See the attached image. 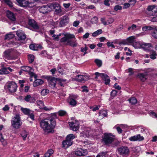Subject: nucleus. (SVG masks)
I'll return each mask as SVG.
<instances>
[{
  "instance_id": "nucleus-1",
  "label": "nucleus",
  "mask_w": 157,
  "mask_h": 157,
  "mask_svg": "<svg viewBox=\"0 0 157 157\" xmlns=\"http://www.w3.org/2000/svg\"><path fill=\"white\" fill-rule=\"evenodd\" d=\"M56 124L55 121L52 118H46L42 120L40 122L41 128L43 130L48 132H50Z\"/></svg>"
},
{
  "instance_id": "nucleus-2",
  "label": "nucleus",
  "mask_w": 157,
  "mask_h": 157,
  "mask_svg": "<svg viewBox=\"0 0 157 157\" xmlns=\"http://www.w3.org/2000/svg\"><path fill=\"white\" fill-rule=\"evenodd\" d=\"M75 36L73 34H68L65 35L61 39L60 41L61 42H67L66 44L69 45L73 47H75L77 45L75 41H73L71 39L75 38Z\"/></svg>"
},
{
  "instance_id": "nucleus-3",
  "label": "nucleus",
  "mask_w": 157,
  "mask_h": 157,
  "mask_svg": "<svg viewBox=\"0 0 157 157\" xmlns=\"http://www.w3.org/2000/svg\"><path fill=\"white\" fill-rule=\"evenodd\" d=\"M75 137L73 134H70L67 136L66 140L62 142L63 147L67 148L71 146L73 144V140Z\"/></svg>"
},
{
  "instance_id": "nucleus-4",
  "label": "nucleus",
  "mask_w": 157,
  "mask_h": 157,
  "mask_svg": "<svg viewBox=\"0 0 157 157\" xmlns=\"http://www.w3.org/2000/svg\"><path fill=\"white\" fill-rule=\"evenodd\" d=\"M114 139V136L111 133H105L102 136V141L106 145L111 144Z\"/></svg>"
},
{
  "instance_id": "nucleus-5",
  "label": "nucleus",
  "mask_w": 157,
  "mask_h": 157,
  "mask_svg": "<svg viewBox=\"0 0 157 157\" xmlns=\"http://www.w3.org/2000/svg\"><path fill=\"white\" fill-rule=\"evenodd\" d=\"M22 124L19 115H16L11 120L12 126L14 128H19Z\"/></svg>"
},
{
  "instance_id": "nucleus-6",
  "label": "nucleus",
  "mask_w": 157,
  "mask_h": 157,
  "mask_svg": "<svg viewBox=\"0 0 157 157\" xmlns=\"http://www.w3.org/2000/svg\"><path fill=\"white\" fill-rule=\"evenodd\" d=\"M95 75H96L95 78H97L98 77L100 76L105 81V83L107 85L109 84L110 80L109 77L105 74L100 73L98 72H95Z\"/></svg>"
},
{
  "instance_id": "nucleus-7",
  "label": "nucleus",
  "mask_w": 157,
  "mask_h": 157,
  "mask_svg": "<svg viewBox=\"0 0 157 157\" xmlns=\"http://www.w3.org/2000/svg\"><path fill=\"white\" fill-rule=\"evenodd\" d=\"M58 79L52 76L48 77L47 80L49 86L52 88H54L56 87V84Z\"/></svg>"
},
{
  "instance_id": "nucleus-8",
  "label": "nucleus",
  "mask_w": 157,
  "mask_h": 157,
  "mask_svg": "<svg viewBox=\"0 0 157 157\" xmlns=\"http://www.w3.org/2000/svg\"><path fill=\"white\" fill-rule=\"evenodd\" d=\"M16 1L20 6L23 7L28 6L31 7L34 6L32 5L33 3L29 2L28 1L26 0H16Z\"/></svg>"
},
{
  "instance_id": "nucleus-9",
  "label": "nucleus",
  "mask_w": 157,
  "mask_h": 157,
  "mask_svg": "<svg viewBox=\"0 0 157 157\" xmlns=\"http://www.w3.org/2000/svg\"><path fill=\"white\" fill-rule=\"evenodd\" d=\"M6 86L8 90L11 93L15 92L17 87V84L13 82L8 83Z\"/></svg>"
},
{
  "instance_id": "nucleus-10",
  "label": "nucleus",
  "mask_w": 157,
  "mask_h": 157,
  "mask_svg": "<svg viewBox=\"0 0 157 157\" xmlns=\"http://www.w3.org/2000/svg\"><path fill=\"white\" fill-rule=\"evenodd\" d=\"M21 110L25 114L29 116L33 120H34V117L32 111L29 109L26 108H21Z\"/></svg>"
},
{
  "instance_id": "nucleus-11",
  "label": "nucleus",
  "mask_w": 157,
  "mask_h": 157,
  "mask_svg": "<svg viewBox=\"0 0 157 157\" xmlns=\"http://www.w3.org/2000/svg\"><path fill=\"white\" fill-rule=\"evenodd\" d=\"M75 79L76 81L82 82L89 79V77L85 75H78L75 77Z\"/></svg>"
},
{
  "instance_id": "nucleus-12",
  "label": "nucleus",
  "mask_w": 157,
  "mask_h": 157,
  "mask_svg": "<svg viewBox=\"0 0 157 157\" xmlns=\"http://www.w3.org/2000/svg\"><path fill=\"white\" fill-rule=\"evenodd\" d=\"M69 125L70 129L73 131H76L79 128V123L77 121H75V122H69Z\"/></svg>"
},
{
  "instance_id": "nucleus-13",
  "label": "nucleus",
  "mask_w": 157,
  "mask_h": 157,
  "mask_svg": "<svg viewBox=\"0 0 157 157\" xmlns=\"http://www.w3.org/2000/svg\"><path fill=\"white\" fill-rule=\"evenodd\" d=\"M16 35L18 38L17 39L18 40H24L26 38V36L25 33L21 30L17 31Z\"/></svg>"
},
{
  "instance_id": "nucleus-14",
  "label": "nucleus",
  "mask_w": 157,
  "mask_h": 157,
  "mask_svg": "<svg viewBox=\"0 0 157 157\" xmlns=\"http://www.w3.org/2000/svg\"><path fill=\"white\" fill-rule=\"evenodd\" d=\"M118 152L121 155H125L127 154L129 150L126 147H121L118 149Z\"/></svg>"
},
{
  "instance_id": "nucleus-15",
  "label": "nucleus",
  "mask_w": 157,
  "mask_h": 157,
  "mask_svg": "<svg viewBox=\"0 0 157 157\" xmlns=\"http://www.w3.org/2000/svg\"><path fill=\"white\" fill-rule=\"evenodd\" d=\"M49 8L51 9H55V12L57 13H59L61 12L60 6L58 3H53L50 5Z\"/></svg>"
},
{
  "instance_id": "nucleus-16",
  "label": "nucleus",
  "mask_w": 157,
  "mask_h": 157,
  "mask_svg": "<svg viewBox=\"0 0 157 157\" xmlns=\"http://www.w3.org/2000/svg\"><path fill=\"white\" fill-rule=\"evenodd\" d=\"M76 98H77V97L75 96L70 95L68 99V102L69 104L72 106H75L77 103L75 100Z\"/></svg>"
},
{
  "instance_id": "nucleus-17",
  "label": "nucleus",
  "mask_w": 157,
  "mask_h": 157,
  "mask_svg": "<svg viewBox=\"0 0 157 157\" xmlns=\"http://www.w3.org/2000/svg\"><path fill=\"white\" fill-rule=\"evenodd\" d=\"M29 25L35 29H38L39 28L37 22L33 19H29Z\"/></svg>"
},
{
  "instance_id": "nucleus-18",
  "label": "nucleus",
  "mask_w": 157,
  "mask_h": 157,
  "mask_svg": "<svg viewBox=\"0 0 157 157\" xmlns=\"http://www.w3.org/2000/svg\"><path fill=\"white\" fill-rule=\"evenodd\" d=\"M152 46L151 43H144L141 44V48L146 51H151Z\"/></svg>"
},
{
  "instance_id": "nucleus-19",
  "label": "nucleus",
  "mask_w": 157,
  "mask_h": 157,
  "mask_svg": "<svg viewBox=\"0 0 157 157\" xmlns=\"http://www.w3.org/2000/svg\"><path fill=\"white\" fill-rule=\"evenodd\" d=\"M129 140L131 141H135L138 140L141 141L144 140V138L143 136H141L140 135L138 134L133 136H132L129 138Z\"/></svg>"
},
{
  "instance_id": "nucleus-20",
  "label": "nucleus",
  "mask_w": 157,
  "mask_h": 157,
  "mask_svg": "<svg viewBox=\"0 0 157 157\" xmlns=\"http://www.w3.org/2000/svg\"><path fill=\"white\" fill-rule=\"evenodd\" d=\"M75 154L78 156H84L86 155L87 152L86 150L79 149L75 152Z\"/></svg>"
},
{
  "instance_id": "nucleus-21",
  "label": "nucleus",
  "mask_w": 157,
  "mask_h": 157,
  "mask_svg": "<svg viewBox=\"0 0 157 157\" xmlns=\"http://www.w3.org/2000/svg\"><path fill=\"white\" fill-rule=\"evenodd\" d=\"M69 18L66 16H63L62 18L59 23V25L61 27H63L68 22Z\"/></svg>"
},
{
  "instance_id": "nucleus-22",
  "label": "nucleus",
  "mask_w": 157,
  "mask_h": 157,
  "mask_svg": "<svg viewBox=\"0 0 157 157\" xmlns=\"http://www.w3.org/2000/svg\"><path fill=\"white\" fill-rule=\"evenodd\" d=\"M24 100L27 102L33 103L35 102L36 100L34 98L32 97L30 95L28 94L25 97Z\"/></svg>"
},
{
  "instance_id": "nucleus-23",
  "label": "nucleus",
  "mask_w": 157,
  "mask_h": 157,
  "mask_svg": "<svg viewBox=\"0 0 157 157\" xmlns=\"http://www.w3.org/2000/svg\"><path fill=\"white\" fill-rule=\"evenodd\" d=\"M6 14L8 17L11 21H14L15 20V17L12 12L8 11L7 12Z\"/></svg>"
},
{
  "instance_id": "nucleus-24",
  "label": "nucleus",
  "mask_w": 157,
  "mask_h": 157,
  "mask_svg": "<svg viewBox=\"0 0 157 157\" xmlns=\"http://www.w3.org/2000/svg\"><path fill=\"white\" fill-rule=\"evenodd\" d=\"M11 49H8L6 50L4 52L3 56L6 59H9L10 57Z\"/></svg>"
},
{
  "instance_id": "nucleus-25",
  "label": "nucleus",
  "mask_w": 157,
  "mask_h": 157,
  "mask_svg": "<svg viewBox=\"0 0 157 157\" xmlns=\"http://www.w3.org/2000/svg\"><path fill=\"white\" fill-rule=\"evenodd\" d=\"M44 83L43 81L41 79H36L34 82L33 85L34 87H36L42 85Z\"/></svg>"
},
{
  "instance_id": "nucleus-26",
  "label": "nucleus",
  "mask_w": 157,
  "mask_h": 157,
  "mask_svg": "<svg viewBox=\"0 0 157 157\" xmlns=\"http://www.w3.org/2000/svg\"><path fill=\"white\" fill-rule=\"evenodd\" d=\"M48 8H49V6H43L40 9V10H41V12L43 13H46L48 12Z\"/></svg>"
},
{
  "instance_id": "nucleus-27",
  "label": "nucleus",
  "mask_w": 157,
  "mask_h": 157,
  "mask_svg": "<svg viewBox=\"0 0 157 157\" xmlns=\"http://www.w3.org/2000/svg\"><path fill=\"white\" fill-rule=\"evenodd\" d=\"M150 54L149 55L151 59H154L156 58V56H157V54L155 51L154 50H151L150 51Z\"/></svg>"
},
{
  "instance_id": "nucleus-28",
  "label": "nucleus",
  "mask_w": 157,
  "mask_h": 157,
  "mask_svg": "<svg viewBox=\"0 0 157 157\" xmlns=\"http://www.w3.org/2000/svg\"><path fill=\"white\" fill-rule=\"evenodd\" d=\"M14 37V35L11 33H10L8 34L5 35V37L4 40H9L13 38Z\"/></svg>"
},
{
  "instance_id": "nucleus-29",
  "label": "nucleus",
  "mask_w": 157,
  "mask_h": 157,
  "mask_svg": "<svg viewBox=\"0 0 157 157\" xmlns=\"http://www.w3.org/2000/svg\"><path fill=\"white\" fill-rule=\"evenodd\" d=\"M138 76L141 80L143 82L145 81L147 79L146 77V74L140 73L138 75Z\"/></svg>"
},
{
  "instance_id": "nucleus-30",
  "label": "nucleus",
  "mask_w": 157,
  "mask_h": 157,
  "mask_svg": "<svg viewBox=\"0 0 157 157\" xmlns=\"http://www.w3.org/2000/svg\"><path fill=\"white\" fill-rule=\"evenodd\" d=\"M127 41H128V45L130 44H132L135 41V37L133 36L130 37L127 39Z\"/></svg>"
},
{
  "instance_id": "nucleus-31",
  "label": "nucleus",
  "mask_w": 157,
  "mask_h": 157,
  "mask_svg": "<svg viewBox=\"0 0 157 157\" xmlns=\"http://www.w3.org/2000/svg\"><path fill=\"white\" fill-rule=\"evenodd\" d=\"M30 48L33 50H38L39 46L35 44H31L29 45Z\"/></svg>"
},
{
  "instance_id": "nucleus-32",
  "label": "nucleus",
  "mask_w": 157,
  "mask_h": 157,
  "mask_svg": "<svg viewBox=\"0 0 157 157\" xmlns=\"http://www.w3.org/2000/svg\"><path fill=\"white\" fill-rule=\"evenodd\" d=\"M53 152L54 151L52 150H49L45 154L44 157H50Z\"/></svg>"
},
{
  "instance_id": "nucleus-33",
  "label": "nucleus",
  "mask_w": 157,
  "mask_h": 157,
  "mask_svg": "<svg viewBox=\"0 0 157 157\" xmlns=\"http://www.w3.org/2000/svg\"><path fill=\"white\" fill-rule=\"evenodd\" d=\"M10 44L14 47H17L21 45V43L17 41H12L11 42Z\"/></svg>"
},
{
  "instance_id": "nucleus-34",
  "label": "nucleus",
  "mask_w": 157,
  "mask_h": 157,
  "mask_svg": "<svg viewBox=\"0 0 157 157\" xmlns=\"http://www.w3.org/2000/svg\"><path fill=\"white\" fill-rule=\"evenodd\" d=\"M132 44L135 48H141V44L138 42L135 41Z\"/></svg>"
},
{
  "instance_id": "nucleus-35",
  "label": "nucleus",
  "mask_w": 157,
  "mask_h": 157,
  "mask_svg": "<svg viewBox=\"0 0 157 157\" xmlns=\"http://www.w3.org/2000/svg\"><path fill=\"white\" fill-rule=\"evenodd\" d=\"M7 70V68H2V70H0V72L1 73L0 75L9 74V72Z\"/></svg>"
},
{
  "instance_id": "nucleus-36",
  "label": "nucleus",
  "mask_w": 157,
  "mask_h": 157,
  "mask_svg": "<svg viewBox=\"0 0 157 157\" xmlns=\"http://www.w3.org/2000/svg\"><path fill=\"white\" fill-rule=\"evenodd\" d=\"M32 68L28 66L23 67H22L21 70L22 71H25V72H30Z\"/></svg>"
},
{
  "instance_id": "nucleus-37",
  "label": "nucleus",
  "mask_w": 157,
  "mask_h": 157,
  "mask_svg": "<svg viewBox=\"0 0 157 157\" xmlns=\"http://www.w3.org/2000/svg\"><path fill=\"white\" fill-rule=\"evenodd\" d=\"M153 29V28L151 26H146L142 28V30L144 31L147 30H151Z\"/></svg>"
},
{
  "instance_id": "nucleus-38",
  "label": "nucleus",
  "mask_w": 157,
  "mask_h": 157,
  "mask_svg": "<svg viewBox=\"0 0 157 157\" xmlns=\"http://www.w3.org/2000/svg\"><path fill=\"white\" fill-rule=\"evenodd\" d=\"M102 31L101 29H98L97 31L94 32L92 34V36H95L98 35L102 33Z\"/></svg>"
},
{
  "instance_id": "nucleus-39",
  "label": "nucleus",
  "mask_w": 157,
  "mask_h": 157,
  "mask_svg": "<svg viewBox=\"0 0 157 157\" xmlns=\"http://www.w3.org/2000/svg\"><path fill=\"white\" fill-rule=\"evenodd\" d=\"M34 59V56L33 55H28V59L30 63H32Z\"/></svg>"
},
{
  "instance_id": "nucleus-40",
  "label": "nucleus",
  "mask_w": 157,
  "mask_h": 157,
  "mask_svg": "<svg viewBox=\"0 0 157 157\" xmlns=\"http://www.w3.org/2000/svg\"><path fill=\"white\" fill-rule=\"evenodd\" d=\"M129 101L132 104H135L137 102V100L136 98L134 97L131 98L129 99Z\"/></svg>"
},
{
  "instance_id": "nucleus-41",
  "label": "nucleus",
  "mask_w": 157,
  "mask_h": 157,
  "mask_svg": "<svg viewBox=\"0 0 157 157\" xmlns=\"http://www.w3.org/2000/svg\"><path fill=\"white\" fill-rule=\"evenodd\" d=\"M156 7V6L155 5L149 6H148L147 10L148 11H152L154 9H155Z\"/></svg>"
},
{
  "instance_id": "nucleus-42",
  "label": "nucleus",
  "mask_w": 157,
  "mask_h": 157,
  "mask_svg": "<svg viewBox=\"0 0 157 157\" xmlns=\"http://www.w3.org/2000/svg\"><path fill=\"white\" fill-rule=\"evenodd\" d=\"M37 105L39 106V108L41 109L44 106V103L41 100H38L37 101Z\"/></svg>"
},
{
  "instance_id": "nucleus-43",
  "label": "nucleus",
  "mask_w": 157,
  "mask_h": 157,
  "mask_svg": "<svg viewBox=\"0 0 157 157\" xmlns=\"http://www.w3.org/2000/svg\"><path fill=\"white\" fill-rule=\"evenodd\" d=\"M99 116H101L104 117H106L107 116V112L106 111H101L99 112Z\"/></svg>"
},
{
  "instance_id": "nucleus-44",
  "label": "nucleus",
  "mask_w": 157,
  "mask_h": 157,
  "mask_svg": "<svg viewBox=\"0 0 157 157\" xmlns=\"http://www.w3.org/2000/svg\"><path fill=\"white\" fill-rule=\"evenodd\" d=\"M95 62L98 67H100L101 66L102 62L101 60L96 59L95 60Z\"/></svg>"
},
{
  "instance_id": "nucleus-45",
  "label": "nucleus",
  "mask_w": 157,
  "mask_h": 157,
  "mask_svg": "<svg viewBox=\"0 0 157 157\" xmlns=\"http://www.w3.org/2000/svg\"><path fill=\"white\" fill-rule=\"evenodd\" d=\"M21 136L23 138L24 140H25V138L27 137L28 135L27 132L25 131H23L22 132L21 134Z\"/></svg>"
},
{
  "instance_id": "nucleus-46",
  "label": "nucleus",
  "mask_w": 157,
  "mask_h": 157,
  "mask_svg": "<svg viewBox=\"0 0 157 157\" xmlns=\"http://www.w3.org/2000/svg\"><path fill=\"white\" fill-rule=\"evenodd\" d=\"M49 90L47 89H44L41 91V94L42 95H45L49 93Z\"/></svg>"
},
{
  "instance_id": "nucleus-47",
  "label": "nucleus",
  "mask_w": 157,
  "mask_h": 157,
  "mask_svg": "<svg viewBox=\"0 0 157 157\" xmlns=\"http://www.w3.org/2000/svg\"><path fill=\"white\" fill-rule=\"evenodd\" d=\"M128 41L126 40H122L121 41L119 42L118 44L120 45H128Z\"/></svg>"
},
{
  "instance_id": "nucleus-48",
  "label": "nucleus",
  "mask_w": 157,
  "mask_h": 157,
  "mask_svg": "<svg viewBox=\"0 0 157 157\" xmlns=\"http://www.w3.org/2000/svg\"><path fill=\"white\" fill-rule=\"evenodd\" d=\"M62 34L60 33L59 35H56L53 34L52 37L54 38L55 40L58 41L59 40V37Z\"/></svg>"
},
{
  "instance_id": "nucleus-49",
  "label": "nucleus",
  "mask_w": 157,
  "mask_h": 157,
  "mask_svg": "<svg viewBox=\"0 0 157 157\" xmlns=\"http://www.w3.org/2000/svg\"><path fill=\"white\" fill-rule=\"evenodd\" d=\"M151 35L154 38L157 39V29L152 33Z\"/></svg>"
},
{
  "instance_id": "nucleus-50",
  "label": "nucleus",
  "mask_w": 157,
  "mask_h": 157,
  "mask_svg": "<svg viewBox=\"0 0 157 157\" xmlns=\"http://www.w3.org/2000/svg\"><path fill=\"white\" fill-rule=\"evenodd\" d=\"M58 113L59 116H63L66 114V112L64 111L61 110L58 112Z\"/></svg>"
},
{
  "instance_id": "nucleus-51",
  "label": "nucleus",
  "mask_w": 157,
  "mask_h": 157,
  "mask_svg": "<svg viewBox=\"0 0 157 157\" xmlns=\"http://www.w3.org/2000/svg\"><path fill=\"white\" fill-rule=\"evenodd\" d=\"M5 3L9 5L10 7L13 6L12 3L10 0H4Z\"/></svg>"
},
{
  "instance_id": "nucleus-52",
  "label": "nucleus",
  "mask_w": 157,
  "mask_h": 157,
  "mask_svg": "<svg viewBox=\"0 0 157 157\" xmlns=\"http://www.w3.org/2000/svg\"><path fill=\"white\" fill-rule=\"evenodd\" d=\"M117 93V91L115 90H113L111 93V96L113 98L116 96Z\"/></svg>"
},
{
  "instance_id": "nucleus-53",
  "label": "nucleus",
  "mask_w": 157,
  "mask_h": 157,
  "mask_svg": "<svg viewBox=\"0 0 157 157\" xmlns=\"http://www.w3.org/2000/svg\"><path fill=\"white\" fill-rule=\"evenodd\" d=\"M122 9V7L119 5H117L115 6L114 7V10L115 11H117L118 10H121Z\"/></svg>"
},
{
  "instance_id": "nucleus-54",
  "label": "nucleus",
  "mask_w": 157,
  "mask_h": 157,
  "mask_svg": "<svg viewBox=\"0 0 157 157\" xmlns=\"http://www.w3.org/2000/svg\"><path fill=\"white\" fill-rule=\"evenodd\" d=\"M130 4L129 2H126L124 4L123 9H127L130 6Z\"/></svg>"
},
{
  "instance_id": "nucleus-55",
  "label": "nucleus",
  "mask_w": 157,
  "mask_h": 157,
  "mask_svg": "<svg viewBox=\"0 0 157 157\" xmlns=\"http://www.w3.org/2000/svg\"><path fill=\"white\" fill-rule=\"evenodd\" d=\"M128 2L130 4V5L134 6L136 2V0H129Z\"/></svg>"
},
{
  "instance_id": "nucleus-56",
  "label": "nucleus",
  "mask_w": 157,
  "mask_h": 157,
  "mask_svg": "<svg viewBox=\"0 0 157 157\" xmlns=\"http://www.w3.org/2000/svg\"><path fill=\"white\" fill-rule=\"evenodd\" d=\"M57 70L58 72L61 74H63V70L62 68L61 67L58 66L57 68Z\"/></svg>"
},
{
  "instance_id": "nucleus-57",
  "label": "nucleus",
  "mask_w": 157,
  "mask_h": 157,
  "mask_svg": "<svg viewBox=\"0 0 157 157\" xmlns=\"http://www.w3.org/2000/svg\"><path fill=\"white\" fill-rule=\"evenodd\" d=\"M106 153L105 152H102L100 153L96 157H105Z\"/></svg>"
},
{
  "instance_id": "nucleus-58",
  "label": "nucleus",
  "mask_w": 157,
  "mask_h": 157,
  "mask_svg": "<svg viewBox=\"0 0 157 157\" xmlns=\"http://www.w3.org/2000/svg\"><path fill=\"white\" fill-rule=\"evenodd\" d=\"M82 91L87 92H88V90L87 89V87L86 86H82Z\"/></svg>"
},
{
  "instance_id": "nucleus-59",
  "label": "nucleus",
  "mask_w": 157,
  "mask_h": 157,
  "mask_svg": "<svg viewBox=\"0 0 157 157\" xmlns=\"http://www.w3.org/2000/svg\"><path fill=\"white\" fill-rule=\"evenodd\" d=\"M114 21L113 19L112 18H110L108 19L107 21V23L108 24H112Z\"/></svg>"
},
{
  "instance_id": "nucleus-60",
  "label": "nucleus",
  "mask_w": 157,
  "mask_h": 157,
  "mask_svg": "<svg viewBox=\"0 0 157 157\" xmlns=\"http://www.w3.org/2000/svg\"><path fill=\"white\" fill-rule=\"evenodd\" d=\"M105 17L101 18V21L102 22V23L104 24V25H108L107 23V22H106L105 21Z\"/></svg>"
},
{
  "instance_id": "nucleus-61",
  "label": "nucleus",
  "mask_w": 157,
  "mask_h": 157,
  "mask_svg": "<svg viewBox=\"0 0 157 157\" xmlns=\"http://www.w3.org/2000/svg\"><path fill=\"white\" fill-rule=\"evenodd\" d=\"M114 87L115 88V89H117L118 90H120L121 89V87L118 85H117V83H115L114 85Z\"/></svg>"
},
{
  "instance_id": "nucleus-62",
  "label": "nucleus",
  "mask_w": 157,
  "mask_h": 157,
  "mask_svg": "<svg viewBox=\"0 0 157 157\" xmlns=\"http://www.w3.org/2000/svg\"><path fill=\"white\" fill-rule=\"evenodd\" d=\"M150 21L153 22H155L157 21V16L154 17L152 18Z\"/></svg>"
},
{
  "instance_id": "nucleus-63",
  "label": "nucleus",
  "mask_w": 157,
  "mask_h": 157,
  "mask_svg": "<svg viewBox=\"0 0 157 157\" xmlns=\"http://www.w3.org/2000/svg\"><path fill=\"white\" fill-rule=\"evenodd\" d=\"M110 0H105L104 2V4L107 6H109L110 5V4L109 3V2Z\"/></svg>"
},
{
  "instance_id": "nucleus-64",
  "label": "nucleus",
  "mask_w": 157,
  "mask_h": 157,
  "mask_svg": "<svg viewBox=\"0 0 157 157\" xmlns=\"http://www.w3.org/2000/svg\"><path fill=\"white\" fill-rule=\"evenodd\" d=\"M156 10H154V11L152 12V16H157V8H156Z\"/></svg>"
}]
</instances>
